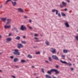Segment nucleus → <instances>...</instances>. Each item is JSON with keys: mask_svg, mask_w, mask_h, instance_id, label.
<instances>
[{"mask_svg": "<svg viewBox=\"0 0 78 78\" xmlns=\"http://www.w3.org/2000/svg\"><path fill=\"white\" fill-rule=\"evenodd\" d=\"M15 52H13V53L14 55H20V53L19 52L18 50L17 49H15L14 50Z\"/></svg>", "mask_w": 78, "mask_h": 78, "instance_id": "nucleus-1", "label": "nucleus"}, {"mask_svg": "<svg viewBox=\"0 0 78 78\" xmlns=\"http://www.w3.org/2000/svg\"><path fill=\"white\" fill-rule=\"evenodd\" d=\"M29 29H30V30H32L33 28L32 27H31L30 26L29 27Z\"/></svg>", "mask_w": 78, "mask_h": 78, "instance_id": "nucleus-36", "label": "nucleus"}, {"mask_svg": "<svg viewBox=\"0 0 78 78\" xmlns=\"http://www.w3.org/2000/svg\"><path fill=\"white\" fill-rule=\"evenodd\" d=\"M10 58H11L12 59H13L14 58V57L12 56H11L10 57Z\"/></svg>", "mask_w": 78, "mask_h": 78, "instance_id": "nucleus-42", "label": "nucleus"}, {"mask_svg": "<svg viewBox=\"0 0 78 78\" xmlns=\"http://www.w3.org/2000/svg\"><path fill=\"white\" fill-rule=\"evenodd\" d=\"M32 67H33V68H34V66H32Z\"/></svg>", "mask_w": 78, "mask_h": 78, "instance_id": "nucleus-57", "label": "nucleus"}, {"mask_svg": "<svg viewBox=\"0 0 78 78\" xmlns=\"http://www.w3.org/2000/svg\"><path fill=\"white\" fill-rule=\"evenodd\" d=\"M34 39H36V42H40V41H39V40L37 38H36V37H34Z\"/></svg>", "mask_w": 78, "mask_h": 78, "instance_id": "nucleus-19", "label": "nucleus"}, {"mask_svg": "<svg viewBox=\"0 0 78 78\" xmlns=\"http://www.w3.org/2000/svg\"><path fill=\"white\" fill-rule=\"evenodd\" d=\"M60 62H62V64H67V63L65 61H63L62 60H60Z\"/></svg>", "mask_w": 78, "mask_h": 78, "instance_id": "nucleus-18", "label": "nucleus"}, {"mask_svg": "<svg viewBox=\"0 0 78 78\" xmlns=\"http://www.w3.org/2000/svg\"><path fill=\"white\" fill-rule=\"evenodd\" d=\"M52 58H53V59H55V60L59 61V58H58V57H57V56H56V55H52Z\"/></svg>", "mask_w": 78, "mask_h": 78, "instance_id": "nucleus-4", "label": "nucleus"}, {"mask_svg": "<svg viewBox=\"0 0 78 78\" xmlns=\"http://www.w3.org/2000/svg\"><path fill=\"white\" fill-rule=\"evenodd\" d=\"M67 9H64V11H67Z\"/></svg>", "mask_w": 78, "mask_h": 78, "instance_id": "nucleus-47", "label": "nucleus"}, {"mask_svg": "<svg viewBox=\"0 0 78 78\" xmlns=\"http://www.w3.org/2000/svg\"><path fill=\"white\" fill-rule=\"evenodd\" d=\"M24 19H27V18H28V17L26 16H24Z\"/></svg>", "mask_w": 78, "mask_h": 78, "instance_id": "nucleus-35", "label": "nucleus"}, {"mask_svg": "<svg viewBox=\"0 0 78 78\" xmlns=\"http://www.w3.org/2000/svg\"><path fill=\"white\" fill-rule=\"evenodd\" d=\"M49 60L50 61H52L51 60V57H48Z\"/></svg>", "mask_w": 78, "mask_h": 78, "instance_id": "nucleus-31", "label": "nucleus"}, {"mask_svg": "<svg viewBox=\"0 0 78 78\" xmlns=\"http://www.w3.org/2000/svg\"><path fill=\"white\" fill-rule=\"evenodd\" d=\"M11 2H12L13 6H14L16 5V2H13L12 1H11Z\"/></svg>", "mask_w": 78, "mask_h": 78, "instance_id": "nucleus-15", "label": "nucleus"}, {"mask_svg": "<svg viewBox=\"0 0 78 78\" xmlns=\"http://www.w3.org/2000/svg\"><path fill=\"white\" fill-rule=\"evenodd\" d=\"M51 51L53 53H56V50L55 49H52L51 50Z\"/></svg>", "mask_w": 78, "mask_h": 78, "instance_id": "nucleus-13", "label": "nucleus"}, {"mask_svg": "<svg viewBox=\"0 0 78 78\" xmlns=\"http://www.w3.org/2000/svg\"><path fill=\"white\" fill-rule=\"evenodd\" d=\"M16 67H18V66H16Z\"/></svg>", "mask_w": 78, "mask_h": 78, "instance_id": "nucleus-59", "label": "nucleus"}, {"mask_svg": "<svg viewBox=\"0 0 78 78\" xmlns=\"http://www.w3.org/2000/svg\"><path fill=\"white\" fill-rule=\"evenodd\" d=\"M2 21L3 22L5 23V21H6V18L5 17L4 18H2L1 19Z\"/></svg>", "mask_w": 78, "mask_h": 78, "instance_id": "nucleus-12", "label": "nucleus"}, {"mask_svg": "<svg viewBox=\"0 0 78 78\" xmlns=\"http://www.w3.org/2000/svg\"><path fill=\"white\" fill-rule=\"evenodd\" d=\"M17 47L18 48H23V46L21 44H18Z\"/></svg>", "mask_w": 78, "mask_h": 78, "instance_id": "nucleus-3", "label": "nucleus"}, {"mask_svg": "<svg viewBox=\"0 0 78 78\" xmlns=\"http://www.w3.org/2000/svg\"><path fill=\"white\" fill-rule=\"evenodd\" d=\"M16 30V32H17V33H18L19 32V30H17V29Z\"/></svg>", "mask_w": 78, "mask_h": 78, "instance_id": "nucleus-45", "label": "nucleus"}, {"mask_svg": "<svg viewBox=\"0 0 78 78\" xmlns=\"http://www.w3.org/2000/svg\"><path fill=\"white\" fill-rule=\"evenodd\" d=\"M11 76L13 78H15L16 77L14 76Z\"/></svg>", "mask_w": 78, "mask_h": 78, "instance_id": "nucleus-43", "label": "nucleus"}, {"mask_svg": "<svg viewBox=\"0 0 78 78\" xmlns=\"http://www.w3.org/2000/svg\"><path fill=\"white\" fill-rule=\"evenodd\" d=\"M41 70L43 73H44V69H43V68H42Z\"/></svg>", "mask_w": 78, "mask_h": 78, "instance_id": "nucleus-34", "label": "nucleus"}, {"mask_svg": "<svg viewBox=\"0 0 78 78\" xmlns=\"http://www.w3.org/2000/svg\"><path fill=\"white\" fill-rule=\"evenodd\" d=\"M62 59H65V57H63V58H62Z\"/></svg>", "mask_w": 78, "mask_h": 78, "instance_id": "nucleus-50", "label": "nucleus"}, {"mask_svg": "<svg viewBox=\"0 0 78 78\" xmlns=\"http://www.w3.org/2000/svg\"><path fill=\"white\" fill-rule=\"evenodd\" d=\"M34 36H38V34H35Z\"/></svg>", "mask_w": 78, "mask_h": 78, "instance_id": "nucleus-37", "label": "nucleus"}, {"mask_svg": "<svg viewBox=\"0 0 78 78\" xmlns=\"http://www.w3.org/2000/svg\"><path fill=\"white\" fill-rule=\"evenodd\" d=\"M36 55H38V54H40V52L39 51H38V52H36Z\"/></svg>", "mask_w": 78, "mask_h": 78, "instance_id": "nucleus-32", "label": "nucleus"}, {"mask_svg": "<svg viewBox=\"0 0 78 78\" xmlns=\"http://www.w3.org/2000/svg\"><path fill=\"white\" fill-rule=\"evenodd\" d=\"M28 58H32V56L30 55H28Z\"/></svg>", "mask_w": 78, "mask_h": 78, "instance_id": "nucleus-26", "label": "nucleus"}, {"mask_svg": "<svg viewBox=\"0 0 78 78\" xmlns=\"http://www.w3.org/2000/svg\"><path fill=\"white\" fill-rule=\"evenodd\" d=\"M62 5L64 6H66L67 5V3H66L64 2H62Z\"/></svg>", "mask_w": 78, "mask_h": 78, "instance_id": "nucleus-16", "label": "nucleus"}, {"mask_svg": "<svg viewBox=\"0 0 78 78\" xmlns=\"http://www.w3.org/2000/svg\"><path fill=\"white\" fill-rule=\"evenodd\" d=\"M60 8H63V6L61 5H60Z\"/></svg>", "mask_w": 78, "mask_h": 78, "instance_id": "nucleus-41", "label": "nucleus"}, {"mask_svg": "<svg viewBox=\"0 0 78 78\" xmlns=\"http://www.w3.org/2000/svg\"><path fill=\"white\" fill-rule=\"evenodd\" d=\"M23 38H25V36H23Z\"/></svg>", "mask_w": 78, "mask_h": 78, "instance_id": "nucleus-51", "label": "nucleus"}, {"mask_svg": "<svg viewBox=\"0 0 78 78\" xmlns=\"http://www.w3.org/2000/svg\"><path fill=\"white\" fill-rule=\"evenodd\" d=\"M55 11L56 12V15H57V14H58V10L54 9L52 10V12H55Z\"/></svg>", "mask_w": 78, "mask_h": 78, "instance_id": "nucleus-7", "label": "nucleus"}, {"mask_svg": "<svg viewBox=\"0 0 78 78\" xmlns=\"http://www.w3.org/2000/svg\"><path fill=\"white\" fill-rule=\"evenodd\" d=\"M69 60H70V61H71V59L70 58Z\"/></svg>", "mask_w": 78, "mask_h": 78, "instance_id": "nucleus-56", "label": "nucleus"}, {"mask_svg": "<svg viewBox=\"0 0 78 78\" xmlns=\"http://www.w3.org/2000/svg\"><path fill=\"white\" fill-rule=\"evenodd\" d=\"M58 16L59 17H61V15H60V13H58Z\"/></svg>", "mask_w": 78, "mask_h": 78, "instance_id": "nucleus-33", "label": "nucleus"}, {"mask_svg": "<svg viewBox=\"0 0 78 78\" xmlns=\"http://www.w3.org/2000/svg\"><path fill=\"white\" fill-rule=\"evenodd\" d=\"M55 67L56 68H58V67H59V66H58V65H56V66H55Z\"/></svg>", "mask_w": 78, "mask_h": 78, "instance_id": "nucleus-40", "label": "nucleus"}, {"mask_svg": "<svg viewBox=\"0 0 78 78\" xmlns=\"http://www.w3.org/2000/svg\"><path fill=\"white\" fill-rule=\"evenodd\" d=\"M14 30H17V28H15V27H13V28L11 30L12 31H14Z\"/></svg>", "mask_w": 78, "mask_h": 78, "instance_id": "nucleus-27", "label": "nucleus"}, {"mask_svg": "<svg viewBox=\"0 0 78 78\" xmlns=\"http://www.w3.org/2000/svg\"><path fill=\"white\" fill-rule=\"evenodd\" d=\"M13 1H17V0H13Z\"/></svg>", "mask_w": 78, "mask_h": 78, "instance_id": "nucleus-52", "label": "nucleus"}, {"mask_svg": "<svg viewBox=\"0 0 78 78\" xmlns=\"http://www.w3.org/2000/svg\"><path fill=\"white\" fill-rule=\"evenodd\" d=\"M17 10H18V11L19 12H20L23 13V10L21 8H19L17 9Z\"/></svg>", "mask_w": 78, "mask_h": 78, "instance_id": "nucleus-8", "label": "nucleus"}, {"mask_svg": "<svg viewBox=\"0 0 78 78\" xmlns=\"http://www.w3.org/2000/svg\"><path fill=\"white\" fill-rule=\"evenodd\" d=\"M63 53H67V50L66 49H64L63 50Z\"/></svg>", "mask_w": 78, "mask_h": 78, "instance_id": "nucleus-21", "label": "nucleus"}, {"mask_svg": "<svg viewBox=\"0 0 78 78\" xmlns=\"http://www.w3.org/2000/svg\"><path fill=\"white\" fill-rule=\"evenodd\" d=\"M11 38H7L6 39V41H7L6 42H10L11 41Z\"/></svg>", "mask_w": 78, "mask_h": 78, "instance_id": "nucleus-10", "label": "nucleus"}, {"mask_svg": "<svg viewBox=\"0 0 78 78\" xmlns=\"http://www.w3.org/2000/svg\"><path fill=\"white\" fill-rule=\"evenodd\" d=\"M45 62L46 63H49V62H48V61L47 60H45Z\"/></svg>", "mask_w": 78, "mask_h": 78, "instance_id": "nucleus-39", "label": "nucleus"}, {"mask_svg": "<svg viewBox=\"0 0 78 78\" xmlns=\"http://www.w3.org/2000/svg\"><path fill=\"white\" fill-rule=\"evenodd\" d=\"M21 43H22V44H27V42H26V41H22Z\"/></svg>", "mask_w": 78, "mask_h": 78, "instance_id": "nucleus-23", "label": "nucleus"}, {"mask_svg": "<svg viewBox=\"0 0 78 78\" xmlns=\"http://www.w3.org/2000/svg\"><path fill=\"white\" fill-rule=\"evenodd\" d=\"M21 62H22V63H23L24 62H25V61L24 60H22L21 61Z\"/></svg>", "mask_w": 78, "mask_h": 78, "instance_id": "nucleus-24", "label": "nucleus"}, {"mask_svg": "<svg viewBox=\"0 0 78 78\" xmlns=\"http://www.w3.org/2000/svg\"><path fill=\"white\" fill-rule=\"evenodd\" d=\"M65 56H66V55H62V57H63L64 58H65Z\"/></svg>", "mask_w": 78, "mask_h": 78, "instance_id": "nucleus-38", "label": "nucleus"}, {"mask_svg": "<svg viewBox=\"0 0 78 78\" xmlns=\"http://www.w3.org/2000/svg\"><path fill=\"white\" fill-rule=\"evenodd\" d=\"M53 72V69H51L50 70L48 71L47 73L51 75V72Z\"/></svg>", "mask_w": 78, "mask_h": 78, "instance_id": "nucleus-9", "label": "nucleus"}, {"mask_svg": "<svg viewBox=\"0 0 78 78\" xmlns=\"http://www.w3.org/2000/svg\"><path fill=\"white\" fill-rule=\"evenodd\" d=\"M77 31H78V29H77Z\"/></svg>", "mask_w": 78, "mask_h": 78, "instance_id": "nucleus-60", "label": "nucleus"}, {"mask_svg": "<svg viewBox=\"0 0 78 78\" xmlns=\"http://www.w3.org/2000/svg\"><path fill=\"white\" fill-rule=\"evenodd\" d=\"M2 72V70H0V72Z\"/></svg>", "mask_w": 78, "mask_h": 78, "instance_id": "nucleus-54", "label": "nucleus"}, {"mask_svg": "<svg viewBox=\"0 0 78 78\" xmlns=\"http://www.w3.org/2000/svg\"><path fill=\"white\" fill-rule=\"evenodd\" d=\"M51 49H54V48H51Z\"/></svg>", "mask_w": 78, "mask_h": 78, "instance_id": "nucleus-58", "label": "nucleus"}, {"mask_svg": "<svg viewBox=\"0 0 78 78\" xmlns=\"http://www.w3.org/2000/svg\"><path fill=\"white\" fill-rule=\"evenodd\" d=\"M7 22L6 23V25H8V24H9L11 22V20L10 19H7Z\"/></svg>", "mask_w": 78, "mask_h": 78, "instance_id": "nucleus-5", "label": "nucleus"}, {"mask_svg": "<svg viewBox=\"0 0 78 78\" xmlns=\"http://www.w3.org/2000/svg\"><path fill=\"white\" fill-rule=\"evenodd\" d=\"M65 25L66 27H67L68 28L69 27V23H68L67 22L65 23Z\"/></svg>", "mask_w": 78, "mask_h": 78, "instance_id": "nucleus-11", "label": "nucleus"}, {"mask_svg": "<svg viewBox=\"0 0 78 78\" xmlns=\"http://www.w3.org/2000/svg\"><path fill=\"white\" fill-rule=\"evenodd\" d=\"M17 60H18V58H15L14 59V62H16L17 61Z\"/></svg>", "mask_w": 78, "mask_h": 78, "instance_id": "nucleus-22", "label": "nucleus"}, {"mask_svg": "<svg viewBox=\"0 0 78 78\" xmlns=\"http://www.w3.org/2000/svg\"><path fill=\"white\" fill-rule=\"evenodd\" d=\"M11 35V34L9 33V35L8 36H10Z\"/></svg>", "mask_w": 78, "mask_h": 78, "instance_id": "nucleus-44", "label": "nucleus"}, {"mask_svg": "<svg viewBox=\"0 0 78 78\" xmlns=\"http://www.w3.org/2000/svg\"><path fill=\"white\" fill-rule=\"evenodd\" d=\"M71 70H73V68H71Z\"/></svg>", "mask_w": 78, "mask_h": 78, "instance_id": "nucleus-48", "label": "nucleus"}, {"mask_svg": "<svg viewBox=\"0 0 78 78\" xmlns=\"http://www.w3.org/2000/svg\"><path fill=\"white\" fill-rule=\"evenodd\" d=\"M20 29L21 30H22L23 31V30H26L27 29V28H26V27L23 26V25H22L21 26Z\"/></svg>", "mask_w": 78, "mask_h": 78, "instance_id": "nucleus-2", "label": "nucleus"}, {"mask_svg": "<svg viewBox=\"0 0 78 78\" xmlns=\"http://www.w3.org/2000/svg\"><path fill=\"white\" fill-rule=\"evenodd\" d=\"M45 76L46 78H51V76L47 75H45Z\"/></svg>", "mask_w": 78, "mask_h": 78, "instance_id": "nucleus-20", "label": "nucleus"}, {"mask_svg": "<svg viewBox=\"0 0 78 78\" xmlns=\"http://www.w3.org/2000/svg\"><path fill=\"white\" fill-rule=\"evenodd\" d=\"M2 52H0V55H1V54H2Z\"/></svg>", "mask_w": 78, "mask_h": 78, "instance_id": "nucleus-53", "label": "nucleus"}, {"mask_svg": "<svg viewBox=\"0 0 78 78\" xmlns=\"http://www.w3.org/2000/svg\"><path fill=\"white\" fill-rule=\"evenodd\" d=\"M20 37L19 36H17L16 38H15V39H16V40H20Z\"/></svg>", "mask_w": 78, "mask_h": 78, "instance_id": "nucleus-17", "label": "nucleus"}, {"mask_svg": "<svg viewBox=\"0 0 78 78\" xmlns=\"http://www.w3.org/2000/svg\"><path fill=\"white\" fill-rule=\"evenodd\" d=\"M62 15V16H66V14H64V13L62 12L61 13Z\"/></svg>", "mask_w": 78, "mask_h": 78, "instance_id": "nucleus-29", "label": "nucleus"}, {"mask_svg": "<svg viewBox=\"0 0 78 78\" xmlns=\"http://www.w3.org/2000/svg\"><path fill=\"white\" fill-rule=\"evenodd\" d=\"M29 22H31V20H29Z\"/></svg>", "mask_w": 78, "mask_h": 78, "instance_id": "nucleus-49", "label": "nucleus"}, {"mask_svg": "<svg viewBox=\"0 0 78 78\" xmlns=\"http://www.w3.org/2000/svg\"><path fill=\"white\" fill-rule=\"evenodd\" d=\"M66 1H67V2H68V3H69L70 2V1L69 0H66Z\"/></svg>", "mask_w": 78, "mask_h": 78, "instance_id": "nucleus-46", "label": "nucleus"}, {"mask_svg": "<svg viewBox=\"0 0 78 78\" xmlns=\"http://www.w3.org/2000/svg\"><path fill=\"white\" fill-rule=\"evenodd\" d=\"M11 27V26H7L6 25H5L4 26V28L5 29H6V28H10Z\"/></svg>", "mask_w": 78, "mask_h": 78, "instance_id": "nucleus-14", "label": "nucleus"}, {"mask_svg": "<svg viewBox=\"0 0 78 78\" xmlns=\"http://www.w3.org/2000/svg\"><path fill=\"white\" fill-rule=\"evenodd\" d=\"M66 64H67V66H71V65H72V64H71L70 63H66Z\"/></svg>", "mask_w": 78, "mask_h": 78, "instance_id": "nucleus-28", "label": "nucleus"}, {"mask_svg": "<svg viewBox=\"0 0 78 78\" xmlns=\"http://www.w3.org/2000/svg\"><path fill=\"white\" fill-rule=\"evenodd\" d=\"M45 43L47 45H48V44H49V42L48 41H46L45 42Z\"/></svg>", "mask_w": 78, "mask_h": 78, "instance_id": "nucleus-25", "label": "nucleus"}, {"mask_svg": "<svg viewBox=\"0 0 78 78\" xmlns=\"http://www.w3.org/2000/svg\"><path fill=\"white\" fill-rule=\"evenodd\" d=\"M9 1H10V2H11V0H7L5 2V4H7L8 2H9Z\"/></svg>", "mask_w": 78, "mask_h": 78, "instance_id": "nucleus-30", "label": "nucleus"}, {"mask_svg": "<svg viewBox=\"0 0 78 78\" xmlns=\"http://www.w3.org/2000/svg\"><path fill=\"white\" fill-rule=\"evenodd\" d=\"M53 72H55V75H56V74H58V73H59V71H58V70L55 69H53Z\"/></svg>", "mask_w": 78, "mask_h": 78, "instance_id": "nucleus-6", "label": "nucleus"}, {"mask_svg": "<svg viewBox=\"0 0 78 78\" xmlns=\"http://www.w3.org/2000/svg\"><path fill=\"white\" fill-rule=\"evenodd\" d=\"M34 48H36V47H34Z\"/></svg>", "mask_w": 78, "mask_h": 78, "instance_id": "nucleus-55", "label": "nucleus"}]
</instances>
